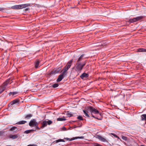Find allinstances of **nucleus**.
<instances>
[{"label":"nucleus","mask_w":146,"mask_h":146,"mask_svg":"<svg viewBox=\"0 0 146 146\" xmlns=\"http://www.w3.org/2000/svg\"><path fill=\"white\" fill-rule=\"evenodd\" d=\"M22 9L25 8V6L24 4H22Z\"/></svg>","instance_id":"79ce46f5"},{"label":"nucleus","mask_w":146,"mask_h":146,"mask_svg":"<svg viewBox=\"0 0 146 146\" xmlns=\"http://www.w3.org/2000/svg\"><path fill=\"white\" fill-rule=\"evenodd\" d=\"M41 124L42 125L41 127V128H44L46 127L47 125L46 121H43Z\"/></svg>","instance_id":"f3484780"},{"label":"nucleus","mask_w":146,"mask_h":146,"mask_svg":"<svg viewBox=\"0 0 146 146\" xmlns=\"http://www.w3.org/2000/svg\"><path fill=\"white\" fill-rule=\"evenodd\" d=\"M115 137H116V138H119V137L117 136V135H116L115 134V135H114V136Z\"/></svg>","instance_id":"37998d69"},{"label":"nucleus","mask_w":146,"mask_h":146,"mask_svg":"<svg viewBox=\"0 0 146 146\" xmlns=\"http://www.w3.org/2000/svg\"><path fill=\"white\" fill-rule=\"evenodd\" d=\"M36 127V128L37 129H39V128L38 127V125H37Z\"/></svg>","instance_id":"c03bdc74"},{"label":"nucleus","mask_w":146,"mask_h":146,"mask_svg":"<svg viewBox=\"0 0 146 146\" xmlns=\"http://www.w3.org/2000/svg\"><path fill=\"white\" fill-rule=\"evenodd\" d=\"M87 110L90 112L92 116L98 120H101L103 118L102 114L98 110L92 106H88Z\"/></svg>","instance_id":"f257e3e1"},{"label":"nucleus","mask_w":146,"mask_h":146,"mask_svg":"<svg viewBox=\"0 0 146 146\" xmlns=\"http://www.w3.org/2000/svg\"><path fill=\"white\" fill-rule=\"evenodd\" d=\"M18 137V136L17 134H15V135H10L9 136L10 138H11L13 139H15L17 138Z\"/></svg>","instance_id":"dca6fc26"},{"label":"nucleus","mask_w":146,"mask_h":146,"mask_svg":"<svg viewBox=\"0 0 146 146\" xmlns=\"http://www.w3.org/2000/svg\"><path fill=\"white\" fill-rule=\"evenodd\" d=\"M137 52H146V49L143 48H139L137 49Z\"/></svg>","instance_id":"4468645a"},{"label":"nucleus","mask_w":146,"mask_h":146,"mask_svg":"<svg viewBox=\"0 0 146 146\" xmlns=\"http://www.w3.org/2000/svg\"><path fill=\"white\" fill-rule=\"evenodd\" d=\"M84 136H81V137H73L71 139H70L68 138H65L66 139L68 140H69L70 141H72L75 139H83L84 138Z\"/></svg>","instance_id":"6e6552de"},{"label":"nucleus","mask_w":146,"mask_h":146,"mask_svg":"<svg viewBox=\"0 0 146 146\" xmlns=\"http://www.w3.org/2000/svg\"><path fill=\"white\" fill-rule=\"evenodd\" d=\"M46 122L47 123V125L48 124V125H50L51 124L53 123L52 121L50 120H48L47 121H46Z\"/></svg>","instance_id":"7c9ffc66"},{"label":"nucleus","mask_w":146,"mask_h":146,"mask_svg":"<svg viewBox=\"0 0 146 146\" xmlns=\"http://www.w3.org/2000/svg\"><path fill=\"white\" fill-rule=\"evenodd\" d=\"M83 112L84 113V114H85V115L88 117H90V116L89 115H88V111H86V110H83Z\"/></svg>","instance_id":"412c9836"},{"label":"nucleus","mask_w":146,"mask_h":146,"mask_svg":"<svg viewBox=\"0 0 146 146\" xmlns=\"http://www.w3.org/2000/svg\"><path fill=\"white\" fill-rule=\"evenodd\" d=\"M64 130H66V129L65 127H64Z\"/></svg>","instance_id":"49530a36"},{"label":"nucleus","mask_w":146,"mask_h":146,"mask_svg":"<svg viewBox=\"0 0 146 146\" xmlns=\"http://www.w3.org/2000/svg\"><path fill=\"white\" fill-rule=\"evenodd\" d=\"M18 93V92H11L9 93V96L12 95L13 96L14 95L17 94Z\"/></svg>","instance_id":"aec40b11"},{"label":"nucleus","mask_w":146,"mask_h":146,"mask_svg":"<svg viewBox=\"0 0 146 146\" xmlns=\"http://www.w3.org/2000/svg\"><path fill=\"white\" fill-rule=\"evenodd\" d=\"M30 10V9L29 8H25V10H24V11H25V12H26L27 11H28L29 10Z\"/></svg>","instance_id":"e433bc0d"},{"label":"nucleus","mask_w":146,"mask_h":146,"mask_svg":"<svg viewBox=\"0 0 146 146\" xmlns=\"http://www.w3.org/2000/svg\"><path fill=\"white\" fill-rule=\"evenodd\" d=\"M4 10V9L3 7H0V11H2Z\"/></svg>","instance_id":"a19ab883"},{"label":"nucleus","mask_w":146,"mask_h":146,"mask_svg":"<svg viewBox=\"0 0 146 146\" xmlns=\"http://www.w3.org/2000/svg\"><path fill=\"white\" fill-rule=\"evenodd\" d=\"M34 130L33 129H31L26 130L25 131V133L26 134H28L33 131H34Z\"/></svg>","instance_id":"cd10ccee"},{"label":"nucleus","mask_w":146,"mask_h":146,"mask_svg":"<svg viewBox=\"0 0 146 146\" xmlns=\"http://www.w3.org/2000/svg\"><path fill=\"white\" fill-rule=\"evenodd\" d=\"M24 4V6H25V8L27 7L31 6V4L30 3H27Z\"/></svg>","instance_id":"72a5a7b5"},{"label":"nucleus","mask_w":146,"mask_h":146,"mask_svg":"<svg viewBox=\"0 0 146 146\" xmlns=\"http://www.w3.org/2000/svg\"><path fill=\"white\" fill-rule=\"evenodd\" d=\"M89 75L88 74L86 73H83L80 76V78L81 79H83L84 78H87L89 77Z\"/></svg>","instance_id":"9d476101"},{"label":"nucleus","mask_w":146,"mask_h":146,"mask_svg":"<svg viewBox=\"0 0 146 146\" xmlns=\"http://www.w3.org/2000/svg\"><path fill=\"white\" fill-rule=\"evenodd\" d=\"M122 139L124 140H126L127 139V137L124 136H123L122 137Z\"/></svg>","instance_id":"c9c22d12"},{"label":"nucleus","mask_w":146,"mask_h":146,"mask_svg":"<svg viewBox=\"0 0 146 146\" xmlns=\"http://www.w3.org/2000/svg\"><path fill=\"white\" fill-rule=\"evenodd\" d=\"M84 55L85 54H83L81 55L77 60V62H80L82 60H83V57L84 56Z\"/></svg>","instance_id":"ddd939ff"},{"label":"nucleus","mask_w":146,"mask_h":146,"mask_svg":"<svg viewBox=\"0 0 146 146\" xmlns=\"http://www.w3.org/2000/svg\"><path fill=\"white\" fill-rule=\"evenodd\" d=\"M19 9H22V5H18Z\"/></svg>","instance_id":"58836bf2"},{"label":"nucleus","mask_w":146,"mask_h":146,"mask_svg":"<svg viewBox=\"0 0 146 146\" xmlns=\"http://www.w3.org/2000/svg\"><path fill=\"white\" fill-rule=\"evenodd\" d=\"M129 21L130 23H132L136 22L135 18H134L131 19H130L129 20Z\"/></svg>","instance_id":"a878e982"},{"label":"nucleus","mask_w":146,"mask_h":146,"mask_svg":"<svg viewBox=\"0 0 146 146\" xmlns=\"http://www.w3.org/2000/svg\"><path fill=\"white\" fill-rule=\"evenodd\" d=\"M58 86L59 84L58 83H56L52 85V87L53 88H56Z\"/></svg>","instance_id":"c85d7f7f"},{"label":"nucleus","mask_w":146,"mask_h":146,"mask_svg":"<svg viewBox=\"0 0 146 146\" xmlns=\"http://www.w3.org/2000/svg\"><path fill=\"white\" fill-rule=\"evenodd\" d=\"M10 78L7 79L2 84L1 86L5 90L8 85L11 84V82H10Z\"/></svg>","instance_id":"20e7f679"},{"label":"nucleus","mask_w":146,"mask_h":146,"mask_svg":"<svg viewBox=\"0 0 146 146\" xmlns=\"http://www.w3.org/2000/svg\"><path fill=\"white\" fill-rule=\"evenodd\" d=\"M141 120L146 121V114H143L141 115Z\"/></svg>","instance_id":"2eb2a0df"},{"label":"nucleus","mask_w":146,"mask_h":146,"mask_svg":"<svg viewBox=\"0 0 146 146\" xmlns=\"http://www.w3.org/2000/svg\"><path fill=\"white\" fill-rule=\"evenodd\" d=\"M77 119L80 120H83L82 117L81 116H79L77 117Z\"/></svg>","instance_id":"473e14b6"},{"label":"nucleus","mask_w":146,"mask_h":146,"mask_svg":"<svg viewBox=\"0 0 146 146\" xmlns=\"http://www.w3.org/2000/svg\"><path fill=\"white\" fill-rule=\"evenodd\" d=\"M66 119L64 117H63L61 118V117H58L57 119V121H65L66 120Z\"/></svg>","instance_id":"b1692460"},{"label":"nucleus","mask_w":146,"mask_h":146,"mask_svg":"<svg viewBox=\"0 0 146 146\" xmlns=\"http://www.w3.org/2000/svg\"><path fill=\"white\" fill-rule=\"evenodd\" d=\"M32 116V115L31 114H29L26 115L25 116V118L27 119H30V118Z\"/></svg>","instance_id":"4be33fe9"},{"label":"nucleus","mask_w":146,"mask_h":146,"mask_svg":"<svg viewBox=\"0 0 146 146\" xmlns=\"http://www.w3.org/2000/svg\"><path fill=\"white\" fill-rule=\"evenodd\" d=\"M26 123H27V121H26L22 120L17 122L16 124L21 125L25 124Z\"/></svg>","instance_id":"5701e85b"},{"label":"nucleus","mask_w":146,"mask_h":146,"mask_svg":"<svg viewBox=\"0 0 146 146\" xmlns=\"http://www.w3.org/2000/svg\"><path fill=\"white\" fill-rule=\"evenodd\" d=\"M38 125V123L36 121V120L35 119H31L29 123V125L31 127H36Z\"/></svg>","instance_id":"39448f33"},{"label":"nucleus","mask_w":146,"mask_h":146,"mask_svg":"<svg viewBox=\"0 0 146 146\" xmlns=\"http://www.w3.org/2000/svg\"><path fill=\"white\" fill-rule=\"evenodd\" d=\"M66 115L68 117H72L73 115L70 113L69 111H68Z\"/></svg>","instance_id":"bb28decb"},{"label":"nucleus","mask_w":146,"mask_h":146,"mask_svg":"<svg viewBox=\"0 0 146 146\" xmlns=\"http://www.w3.org/2000/svg\"><path fill=\"white\" fill-rule=\"evenodd\" d=\"M17 127H16L14 126L11 127L10 129V130L11 131H13L16 129Z\"/></svg>","instance_id":"f704fd0d"},{"label":"nucleus","mask_w":146,"mask_h":146,"mask_svg":"<svg viewBox=\"0 0 146 146\" xmlns=\"http://www.w3.org/2000/svg\"><path fill=\"white\" fill-rule=\"evenodd\" d=\"M145 124H146V121H145Z\"/></svg>","instance_id":"09e8293b"},{"label":"nucleus","mask_w":146,"mask_h":146,"mask_svg":"<svg viewBox=\"0 0 146 146\" xmlns=\"http://www.w3.org/2000/svg\"><path fill=\"white\" fill-rule=\"evenodd\" d=\"M86 64L85 62L82 63L77 62L74 67L75 70L77 72H80Z\"/></svg>","instance_id":"f03ea898"},{"label":"nucleus","mask_w":146,"mask_h":146,"mask_svg":"<svg viewBox=\"0 0 146 146\" xmlns=\"http://www.w3.org/2000/svg\"><path fill=\"white\" fill-rule=\"evenodd\" d=\"M27 146H37V145L35 144H30L27 145Z\"/></svg>","instance_id":"4c0bfd02"},{"label":"nucleus","mask_w":146,"mask_h":146,"mask_svg":"<svg viewBox=\"0 0 146 146\" xmlns=\"http://www.w3.org/2000/svg\"><path fill=\"white\" fill-rule=\"evenodd\" d=\"M66 74L63 72L62 74L58 76L56 80L57 82H58L61 81Z\"/></svg>","instance_id":"423d86ee"},{"label":"nucleus","mask_w":146,"mask_h":146,"mask_svg":"<svg viewBox=\"0 0 146 146\" xmlns=\"http://www.w3.org/2000/svg\"><path fill=\"white\" fill-rule=\"evenodd\" d=\"M96 137L102 141L107 142V140L106 139L99 135H96Z\"/></svg>","instance_id":"1a4fd4ad"},{"label":"nucleus","mask_w":146,"mask_h":146,"mask_svg":"<svg viewBox=\"0 0 146 146\" xmlns=\"http://www.w3.org/2000/svg\"><path fill=\"white\" fill-rule=\"evenodd\" d=\"M5 90L1 86H0V94H1Z\"/></svg>","instance_id":"c756f323"},{"label":"nucleus","mask_w":146,"mask_h":146,"mask_svg":"<svg viewBox=\"0 0 146 146\" xmlns=\"http://www.w3.org/2000/svg\"><path fill=\"white\" fill-rule=\"evenodd\" d=\"M64 141L63 139H58L56 141V143H58L60 142H64Z\"/></svg>","instance_id":"2f4dec72"},{"label":"nucleus","mask_w":146,"mask_h":146,"mask_svg":"<svg viewBox=\"0 0 146 146\" xmlns=\"http://www.w3.org/2000/svg\"><path fill=\"white\" fill-rule=\"evenodd\" d=\"M61 69V67H60L58 68H55L53 70L54 72V74H56L59 73L60 72Z\"/></svg>","instance_id":"9b49d317"},{"label":"nucleus","mask_w":146,"mask_h":146,"mask_svg":"<svg viewBox=\"0 0 146 146\" xmlns=\"http://www.w3.org/2000/svg\"><path fill=\"white\" fill-rule=\"evenodd\" d=\"M40 62V61L38 60H36L35 62V67L36 68H37L38 67L39 64Z\"/></svg>","instance_id":"a211bd4d"},{"label":"nucleus","mask_w":146,"mask_h":146,"mask_svg":"<svg viewBox=\"0 0 146 146\" xmlns=\"http://www.w3.org/2000/svg\"><path fill=\"white\" fill-rule=\"evenodd\" d=\"M111 134L112 135H113V136H114V135H115V134L114 133H111Z\"/></svg>","instance_id":"a18cd8bd"},{"label":"nucleus","mask_w":146,"mask_h":146,"mask_svg":"<svg viewBox=\"0 0 146 146\" xmlns=\"http://www.w3.org/2000/svg\"><path fill=\"white\" fill-rule=\"evenodd\" d=\"M140 146H145V145H141Z\"/></svg>","instance_id":"de8ad7c7"},{"label":"nucleus","mask_w":146,"mask_h":146,"mask_svg":"<svg viewBox=\"0 0 146 146\" xmlns=\"http://www.w3.org/2000/svg\"><path fill=\"white\" fill-rule=\"evenodd\" d=\"M55 74L53 70L50 72H47L46 74V76L47 77H50L52 76L53 74Z\"/></svg>","instance_id":"f8f14e48"},{"label":"nucleus","mask_w":146,"mask_h":146,"mask_svg":"<svg viewBox=\"0 0 146 146\" xmlns=\"http://www.w3.org/2000/svg\"><path fill=\"white\" fill-rule=\"evenodd\" d=\"M11 8L14 9H19V5H18L12 6L11 7Z\"/></svg>","instance_id":"393cba45"},{"label":"nucleus","mask_w":146,"mask_h":146,"mask_svg":"<svg viewBox=\"0 0 146 146\" xmlns=\"http://www.w3.org/2000/svg\"><path fill=\"white\" fill-rule=\"evenodd\" d=\"M4 132H2V131H0V136L2 135Z\"/></svg>","instance_id":"ea45409f"},{"label":"nucleus","mask_w":146,"mask_h":146,"mask_svg":"<svg viewBox=\"0 0 146 146\" xmlns=\"http://www.w3.org/2000/svg\"><path fill=\"white\" fill-rule=\"evenodd\" d=\"M143 18V17L142 16L136 17L135 18L136 22L142 20Z\"/></svg>","instance_id":"6ab92c4d"},{"label":"nucleus","mask_w":146,"mask_h":146,"mask_svg":"<svg viewBox=\"0 0 146 146\" xmlns=\"http://www.w3.org/2000/svg\"><path fill=\"white\" fill-rule=\"evenodd\" d=\"M19 100L18 99H16L11 102L8 105V107H12L14 104H15L17 103H19Z\"/></svg>","instance_id":"0eeeda50"},{"label":"nucleus","mask_w":146,"mask_h":146,"mask_svg":"<svg viewBox=\"0 0 146 146\" xmlns=\"http://www.w3.org/2000/svg\"><path fill=\"white\" fill-rule=\"evenodd\" d=\"M73 62L72 60H71L69 61L66 64V65L64 68V73L67 74V71L70 68Z\"/></svg>","instance_id":"7ed1b4c3"}]
</instances>
